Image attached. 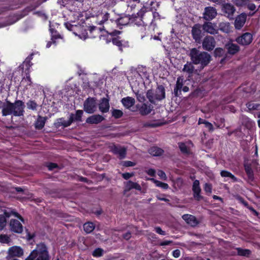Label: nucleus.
Returning a JSON list of instances; mask_svg holds the SVG:
<instances>
[{"mask_svg":"<svg viewBox=\"0 0 260 260\" xmlns=\"http://www.w3.org/2000/svg\"><path fill=\"white\" fill-rule=\"evenodd\" d=\"M24 107V103L21 100H16L14 103L7 101V104L3 107V116H6L10 114L15 116H23Z\"/></svg>","mask_w":260,"mask_h":260,"instance_id":"obj_1","label":"nucleus"},{"mask_svg":"<svg viewBox=\"0 0 260 260\" xmlns=\"http://www.w3.org/2000/svg\"><path fill=\"white\" fill-rule=\"evenodd\" d=\"M189 56L191 60L194 64H200L202 68L206 66L211 59V56L208 53L201 52L196 48H192L190 50Z\"/></svg>","mask_w":260,"mask_h":260,"instance_id":"obj_2","label":"nucleus"},{"mask_svg":"<svg viewBox=\"0 0 260 260\" xmlns=\"http://www.w3.org/2000/svg\"><path fill=\"white\" fill-rule=\"evenodd\" d=\"M25 260H49L47 248L43 243L37 245L34 249L25 259Z\"/></svg>","mask_w":260,"mask_h":260,"instance_id":"obj_3","label":"nucleus"},{"mask_svg":"<svg viewBox=\"0 0 260 260\" xmlns=\"http://www.w3.org/2000/svg\"><path fill=\"white\" fill-rule=\"evenodd\" d=\"M217 14L216 9L212 7H207L204 9L203 18L208 21L213 19Z\"/></svg>","mask_w":260,"mask_h":260,"instance_id":"obj_4","label":"nucleus"},{"mask_svg":"<svg viewBox=\"0 0 260 260\" xmlns=\"http://www.w3.org/2000/svg\"><path fill=\"white\" fill-rule=\"evenodd\" d=\"M95 101L93 98H88L84 103V109L88 113H93L96 110Z\"/></svg>","mask_w":260,"mask_h":260,"instance_id":"obj_5","label":"nucleus"},{"mask_svg":"<svg viewBox=\"0 0 260 260\" xmlns=\"http://www.w3.org/2000/svg\"><path fill=\"white\" fill-rule=\"evenodd\" d=\"M252 35L249 32H245L236 39V41L242 45H249L252 41Z\"/></svg>","mask_w":260,"mask_h":260,"instance_id":"obj_6","label":"nucleus"},{"mask_svg":"<svg viewBox=\"0 0 260 260\" xmlns=\"http://www.w3.org/2000/svg\"><path fill=\"white\" fill-rule=\"evenodd\" d=\"M203 48L206 50L210 51L214 49L215 46V41L213 37H206L202 43Z\"/></svg>","mask_w":260,"mask_h":260,"instance_id":"obj_7","label":"nucleus"},{"mask_svg":"<svg viewBox=\"0 0 260 260\" xmlns=\"http://www.w3.org/2000/svg\"><path fill=\"white\" fill-rule=\"evenodd\" d=\"M111 150L115 154L118 155L120 159H123L126 156V149L124 147L113 145L111 146Z\"/></svg>","mask_w":260,"mask_h":260,"instance_id":"obj_8","label":"nucleus"},{"mask_svg":"<svg viewBox=\"0 0 260 260\" xmlns=\"http://www.w3.org/2000/svg\"><path fill=\"white\" fill-rule=\"evenodd\" d=\"M203 30L209 34L214 35L217 33L216 24L210 22H205L202 26Z\"/></svg>","mask_w":260,"mask_h":260,"instance_id":"obj_9","label":"nucleus"},{"mask_svg":"<svg viewBox=\"0 0 260 260\" xmlns=\"http://www.w3.org/2000/svg\"><path fill=\"white\" fill-rule=\"evenodd\" d=\"M64 25L68 30L73 31L74 34L76 36H79L81 39L85 40L87 38V34L86 32L82 33L81 34H78L76 32H75V31L77 30L78 28H81L80 26L74 25L68 22L65 23Z\"/></svg>","mask_w":260,"mask_h":260,"instance_id":"obj_10","label":"nucleus"},{"mask_svg":"<svg viewBox=\"0 0 260 260\" xmlns=\"http://www.w3.org/2000/svg\"><path fill=\"white\" fill-rule=\"evenodd\" d=\"M222 10L229 18H233L234 14L236 11L233 5L229 3L225 4L223 5Z\"/></svg>","mask_w":260,"mask_h":260,"instance_id":"obj_11","label":"nucleus"},{"mask_svg":"<svg viewBox=\"0 0 260 260\" xmlns=\"http://www.w3.org/2000/svg\"><path fill=\"white\" fill-rule=\"evenodd\" d=\"M247 15L245 13H242L238 15L235 20V27L237 29H240L244 25Z\"/></svg>","mask_w":260,"mask_h":260,"instance_id":"obj_12","label":"nucleus"},{"mask_svg":"<svg viewBox=\"0 0 260 260\" xmlns=\"http://www.w3.org/2000/svg\"><path fill=\"white\" fill-rule=\"evenodd\" d=\"M192 191L193 192V197L198 201H200L202 199V197L200 195L201 189L200 186V182L198 180H196L192 185Z\"/></svg>","mask_w":260,"mask_h":260,"instance_id":"obj_13","label":"nucleus"},{"mask_svg":"<svg viewBox=\"0 0 260 260\" xmlns=\"http://www.w3.org/2000/svg\"><path fill=\"white\" fill-rule=\"evenodd\" d=\"M11 230L15 233H21L23 230V226L20 222L16 219H11L10 223Z\"/></svg>","mask_w":260,"mask_h":260,"instance_id":"obj_14","label":"nucleus"},{"mask_svg":"<svg viewBox=\"0 0 260 260\" xmlns=\"http://www.w3.org/2000/svg\"><path fill=\"white\" fill-rule=\"evenodd\" d=\"M184 81V79L182 77H179L177 78V82L174 89V94L176 96H178L181 94Z\"/></svg>","mask_w":260,"mask_h":260,"instance_id":"obj_15","label":"nucleus"},{"mask_svg":"<svg viewBox=\"0 0 260 260\" xmlns=\"http://www.w3.org/2000/svg\"><path fill=\"white\" fill-rule=\"evenodd\" d=\"M201 26L199 24L194 25L192 28L191 34L192 37L196 42H200L201 39Z\"/></svg>","mask_w":260,"mask_h":260,"instance_id":"obj_16","label":"nucleus"},{"mask_svg":"<svg viewBox=\"0 0 260 260\" xmlns=\"http://www.w3.org/2000/svg\"><path fill=\"white\" fill-rule=\"evenodd\" d=\"M182 218L187 224L192 226H196L199 223L197 218L192 215L184 214L182 216Z\"/></svg>","mask_w":260,"mask_h":260,"instance_id":"obj_17","label":"nucleus"},{"mask_svg":"<svg viewBox=\"0 0 260 260\" xmlns=\"http://www.w3.org/2000/svg\"><path fill=\"white\" fill-rule=\"evenodd\" d=\"M9 255L11 256L20 257L23 255V249L18 246H13L9 249Z\"/></svg>","mask_w":260,"mask_h":260,"instance_id":"obj_18","label":"nucleus"},{"mask_svg":"<svg viewBox=\"0 0 260 260\" xmlns=\"http://www.w3.org/2000/svg\"><path fill=\"white\" fill-rule=\"evenodd\" d=\"M104 119L100 115H93L86 119V122L89 124H98Z\"/></svg>","mask_w":260,"mask_h":260,"instance_id":"obj_19","label":"nucleus"},{"mask_svg":"<svg viewBox=\"0 0 260 260\" xmlns=\"http://www.w3.org/2000/svg\"><path fill=\"white\" fill-rule=\"evenodd\" d=\"M165 98V89L163 86L159 85L157 87L155 93L156 100L160 101Z\"/></svg>","mask_w":260,"mask_h":260,"instance_id":"obj_20","label":"nucleus"},{"mask_svg":"<svg viewBox=\"0 0 260 260\" xmlns=\"http://www.w3.org/2000/svg\"><path fill=\"white\" fill-rule=\"evenodd\" d=\"M109 101L106 98H103L99 104V109L103 113L107 112L109 110Z\"/></svg>","mask_w":260,"mask_h":260,"instance_id":"obj_21","label":"nucleus"},{"mask_svg":"<svg viewBox=\"0 0 260 260\" xmlns=\"http://www.w3.org/2000/svg\"><path fill=\"white\" fill-rule=\"evenodd\" d=\"M225 47L228 53L231 54H235L239 51V47L235 44L228 43Z\"/></svg>","mask_w":260,"mask_h":260,"instance_id":"obj_22","label":"nucleus"},{"mask_svg":"<svg viewBox=\"0 0 260 260\" xmlns=\"http://www.w3.org/2000/svg\"><path fill=\"white\" fill-rule=\"evenodd\" d=\"M121 102L125 107L126 108H129L134 105L135 101L134 98L127 96L126 98H123L121 100Z\"/></svg>","mask_w":260,"mask_h":260,"instance_id":"obj_23","label":"nucleus"},{"mask_svg":"<svg viewBox=\"0 0 260 260\" xmlns=\"http://www.w3.org/2000/svg\"><path fill=\"white\" fill-rule=\"evenodd\" d=\"M194 67L192 63L190 62H187L184 66L182 69V71L188 74L190 77L193 73Z\"/></svg>","mask_w":260,"mask_h":260,"instance_id":"obj_24","label":"nucleus"},{"mask_svg":"<svg viewBox=\"0 0 260 260\" xmlns=\"http://www.w3.org/2000/svg\"><path fill=\"white\" fill-rule=\"evenodd\" d=\"M46 118L39 116L35 123V127L37 129H41L44 126L46 122Z\"/></svg>","mask_w":260,"mask_h":260,"instance_id":"obj_25","label":"nucleus"},{"mask_svg":"<svg viewBox=\"0 0 260 260\" xmlns=\"http://www.w3.org/2000/svg\"><path fill=\"white\" fill-rule=\"evenodd\" d=\"M149 152L153 156H159L162 154L164 151L157 147L154 146L150 148Z\"/></svg>","mask_w":260,"mask_h":260,"instance_id":"obj_26","label":"nucleus"},{"mask_svg":"<svg viewBox=\"0 0 260 260\" xmlns=\"http://www.w3.org/2000/svg\"><path fill=\"white\" fill-rule=\"evenodd\" d=\"M147 180L152 181L154 183H155L156 186L164 189H167L169 188V185L168 184L158 181L154 178H148Z\"/></svg>","mask_w":260,"mask_h":260,"instance_id":"obj_27","label":"nucleus"},{"mask_svg":"<svg viewBox=\"0 0 260 260\" xmlns=\"http://www.w3.org/2000/svg\"><path fill=\"white\" fill-rule=\"evenodd\" d=\"M152 107L151 105L143 104L140 109V112L142 115H147L151 112Z\"/></svg>","mask_w":260,"mask_h":260,"instance_id":"obj_28","label":"nucleus"},{"mask_svg":"<svg viewBox=\"0 0 260 260\" xmlns=\"http://www.w3.org/2000/svg\"><path fill=\"white\" fill-rule=\"evenodd\" d=\"M83 228L86 233H90L94 230L95 225L92 222H88L84 224Z\"/></svg>","mask_w":260,"mask_h":260,"instance_id":"obj_29","label":"nucleus"},{"mask_svg":"<svg viewBox=\"0 0 260 260\" xmlns=\"http://www.w3.org/2000/svg\"><path fill=\"white\" fill-rule=\"evenodd\" d=\"M82 114L83 111L82 110H77L75 115L72 114L70 115V117L72 120V122H73L74 121H81Z\"/></svg>","mask_w":260,"mask_h":260,"instance_id":"obj_30","label":"nucleus"},{"mask_svg":"<svg viewBox=\"0 0 260 260\" xmlns=\"http://www.w3.org/2000/svg\"><path fill=\"white\" fill-rule=\"evenodd\" d=\"M247 108L249 111L258 110L260 109V104L253 102H249L246 104Z\"/></svg>","mask_w":260,"mask_h":260,"instance_id":"obj_31","label":"nucleus"},{"mask_svg":"<svg viewBox=\"0 0 260 260\" xmlns=\"http://www.w3.org/2000/svg\"><path fill=\"white\" fill-rule=\"evenodd\" d=\"M126 186L129 189L132 188H135L138 190H141V187L139 184L136 182H133L131 181H128L127 183Z\"/></svg>","mask_w":260,"mask_h":260,"instance_id":"obj_32","label":"nucleus"},{"mask_svg":"<svg viewBox=\"0 0 260 260\" xmlns=\"http://www.w3.org/2000/svg\"><path fill=\"white\" fill-rule=\"evenodd\" d=\"M219 29L223 32H228L230 31V24L226 22H221L219 25Z\"/></svg>","mask_w":260,"mask_h":260,"instance_id":"obj_33","label":"nucleus"},{"mask_svg":"<svg viewBox=\"0 0 260 260\" xmlns=\"http://www.w3.org/2000/svg\"><path fill=\"white\" fill-rule=\"evenodd\" d=\"M220 175L222 177H229L232 179L234 181H237V178L231 173L227 171H221Z\"/></svg>","mask_w":260,"mask_h":260,"instance_id":"obj_34","label":"nucleus"},{"mask_svg":"<svg viewBox=\"0 0 260 260\" xmlns=\"http://www.w3.org/2000/svg\"><path fill=\"white\" fill-rule=\"evenodd\" d=\"M26 105L28 109L33 111L36 110L38 107L37 104L33 100L28 101L26 103Z\"/></svg>","mask_w":260,"mask_h":260,"instance_id":"obj_35","label":"nucleus"},{"mask_svg":"<svg viewBox=\"0 0 260 260\" xmlns=\"http://www.w3.org/2000/svg\"><path fill=\"white\" fill-rule=\"evenodd\" d=\"M231 1L238 7H243L246 5L249 0H231Z\"/></svg>","mask_w":260,"mask_h":260,"instance_id":"obj_36","label":"nucleus"},{"mask_svg":"<svg viewBox=\"0 0 260 260\" xmlns=\"http://www.w3.org/2000/svg\"><path fill=\"white\" fill-rule=\"evenodd\" d=\"M238 254L241 256H248L251 252L248 249H243L241 248H236Z\"/></svg>","mask_w":260,"mask_h":260,"instance_id":"obj_37","label":"nucleus"},{"mask_svg":"<svg viewBox=\"0 0 260 260\" xmlns=\"http://www.w3.org/2000/svg\"><path fill=\"white\" fill-rule=\"evenodd\" d=\"M146 95L147 98L151 103H153L154 102L155 100H156L155 98V94H154L152 90H148L146 93Z\"/></svg>","mask_w":260,"mask_h":260,"instance_id":"obj_38","label":"nucleus"},{"mask_svg":"<svg viewBox=\"0 0 260 260\" xmlns=\"http://www.w3.org/2000/svg\"><path fill=\"white\" fill-rule=\"evenodd\" d=\"M104 250L102 248H96L92 252V255L94 257H100L103 254Z\"/></svg>","mask_w":260,"mask_h":260,"instance_id":"obj_39","label":"nucleus"},{"mask_svg":"<svg viewBox=\"0 0 260 260\" xmlns=\"http://www.w3.org/2000/svg\"><path fill=\"white\" fill-rule=\"evenodd\" d=\"M179 147L181 152L184 153H188L189 151L188 147L184 143H179Z\"/></svg>","mask_w":260,"mask_h":260,"instance_id":"obj_40","label":"nucleus"},{"mask_svg":"<svg viewBox=\"0 0 260 260\" xmlns=\"http://www.w3.org/2000/svg\"><path fill=\"white\" fill-rule=\"evenodd\" d=\"M123 115V112L120 110H114L112 111V116L115 118H119Z\"/></svg>","mask_w":260,"mask_h":260,"instance_id":"obj_41","label":"nucleus"},{"mask_svg":"<svg viewBox=\"0 0 260 260\" xmlns=\"http://www.w3.org/2000/svg\"><path fill=\"white\" fill-rule=\"evenodd\" d=\"M72 120L71 119V118H70V119L68 120H65L64 119H60V122H59V123L61 125H63L64 127H67L69 125H71V124L72 123Z\"/></svg>","mask_w":260,"mask_h":260,"instance_id":"obj_42","label":"nucleus"},{"mask_svg":"<svg viewBox=\"0 0 260 260\" xmlns=\"http://www.w3.org/2000/svg\"><path fill=\"white\" fill-rule=\"evenodd\" d=\"M0 242L4 243H8L10 242V238L7 235H0Z\"/></svg>","mask_w":260,"mask_h":260,"instance_id":"obj_43","label":"nucleus"},{"mask_svg":"<svg viewBox=\"0 0 260 260\" xmlns=\"http://www.w3.org/2000/svg\"><path fill=\"white\" fill-rule=\"evenodd\" d=\"M204 190L207 193L210 194L212 192V185L209 183H205L204 185Z\"/></svg>","mask_w":260,"mask_h":260,"instance_id":"obj_44","label":"nucleus"},{"mask_svg":"<svg viewBox=\"0 0 260 260\" xmlns=\"http://www.w3.org/2000/svg\"><path fill=\"white\" fill-rule=\"evenodd\" d=\"M245 171H246L247 175L248 176L249 178L252 179L253 171H252L251 168L249 166L246 167H245Z\"/></svg>","mask_w":260,"mask_h":260,"instance_id":"obj_45","label":"nucleus"},{"mask_svg":"<svg viewBox=\"0 0 260 260\" xmlns=\"http://www.w3.org/2000/svg\"><path fill=\"white\" fill-rule=\"evenodd\" d=\"M112 42L113 44L118 46L119 47L120 50H121V47L123 46V44L121 41L119 40L117 38H114L112 40Z\"/></svg>","mask_w":260,"mask_h":260,"instance_id":"obj_46","label":"nucleus"},{"mask_svg":"<svg viewBox=\"0 0 260 260\" xmlns=\"http://www.w3.org/2000/svg\"><path fill=\"white\" fill-rule=\"evenodd\" d=\"M224 51L222 48H216L214 51V54L216 56H221L223 54Z\"/></svg>","mask_w":260,"mask_h":260,"instance_id":"obj_47","label":"nucleus"},{"mask_svg":"<svg viewBox=\"0 0 260 260\" xmlns=\"http://www.w3.org/2000/svg\"><path fill=\"white\" fill-rule=\"evenodd\" d=\"M157 175L160 177V178L163 180H166L167 179V177L165 174V173L161 171L158 170L157 172Z\"/></svg>","mask_w":260,"mask_h":260,"instance_id":"obj_48","label":"nucleus"},{"mask_svg":"<svg viewBox=\"0 0 260 260\" xmlns=\"http://www.w3.org/2000/svg\"><path fill=\"white\" fill-rule=\"evenodd\" d=\"M25 83L27 85H30L31 84V79L29 76H27L25 78H23L21 81V83Z\"/></svg>","mask_w":260,"mask_h":260,"instance_id":"obj_49","label":"nucleus"},{"mask_svg":"<svg viewBox=\"0 0 260 260\" xmlns=\"http://www.w3.org/2000/svg\"><path fill=\"white\" fill-rule=\"evenodd\" d=\"M136 96L137 100L140 102H143L145 101V96L143 93H140L139 92H138L136 93Z\"/></svg>","mask_w":260,"mask_h":260,"instance_id":"obj_50","label":"nucleus"},{"mask_svg":"<svg viewBox=\"0 0 260 260\" xmlns=\"http://www.w3.org/2000/svg\"><path fill=\"white\" fill-rule=\"evenodd\" d=\"M6 221L5 218L0 215V230H2L6 225Z\"/></svg>","mask_w":260,"mask_h":260,"instance_id":"obj_51","label":"nucleus"},{"mask_svg":"<svg viewBox=\"0 0 260 260\" xmlns=\"http://www.w3.org/2000/svg\"><path fill=\"white\" fill-rule=\"evenodd\" d=\"M109 18V14L108 12L105 13L102 16V20L100 21V24L105 23Z\"/></svg>","mask_w":260,"mask_h":260,"instance_id":"obj_52","label":"nucleus"},{"mask_svg":"<svg viewBox=\"0 0 260 260\" xmlns=\"http://www.w3.org/2000/svg\"><path fill=\"white\" fill-rule=\"evenodd\" d=\"M107 32L112 36H117L121 34V31L116 30H112L111 31H107Z\"/></svg>","mask_w":260,"mask_h":260,"instance_id":"obj_53","label":"nucleus"},{"mask_svg":"<svg viewBox=\"0 0 260 260\" xmlns=\"http://www.w3.org/2000/svg\"><path fill=\"white\" fill-rule=\"evenodd\" d=\"M205 127L208 128L210 131H213L214 129L212 123L207 121L205 124Z\"/></svg>","mask_w":260,"mask_h":260,"instance_id":"obj_54","label":"nucleus"},{"mask_svg":"<svg viewBox=\"0 0 260 260\" xmlns=\"http://www.w3.org/2000/svg\"><path fill=\"white\" fill-rule=\"evenodd\" d=\"M146 172L147 174L152 177H154L155 175V171L153 169H149L146 171Z\"/></svg>","mask_w":260,"mask_h":260,"instance_id":"obj_55","label":"nucleus"},{"mask_svg":"<svg viewBox=\"0 0 260 260\" xmlns=\"http://www.w3.org/2000/svg\"><path fill=\"white\" fill-rule=\"evenodd\" d=\"M133 176H134L133 173H123L122 174V176L123 177V178L126 180L129 179V178L132 177Z\"/></svg>","mask_w":260,"mask_h":260,"instance_id":"obj_56","label":"nucleus"},{"mask_svg":"<svg viewBox=\"0 0 260 260\" xmlns=\"http://www.w3.org/2000/svg\"><path fill=\"white\" fill-rule=\"evenodd\" d=\"M135 165V163L131 161H125L123 162V166L125 167H133Z\"/></svg>","mask_w":260,"mask_h":260,"instance_id":"obj_57","label":"nucleus"},{"mask_svg":"<svg viewBox=\"0 0 260 260\" xmlns=\"http://www.w3.org/2000/svg\"><path fill=\"white\" fill-rule=\"evenodd\" d=\"M246 5L248 9L251 11H254L256 9V6L253 3H248Z\"/></svg>","mask_w":260,"mask_h":260,"instance_id":"obj_58","label":"nucleus"},{"mask_svg":"<svg viewBox=\"0 0 260 260\" xmlns=\"http://www.w3.org/2000/svg\"><path fill=\"white\" fill-rule=\"evenodd\" d=\"M155 232L158 233V234L161 235H165L166 233L165 231H162L160 228L159 227H156L155 228Z\"/></svg>","mask_w":260,"mask_h":260,"instance_id":"obj_59","label":"nucleus"},{"mask_svg":"<svg viewBox=\"0 0 260 260\" xmlns=\"http://www.w3.org/2000/svg\"><path fill=\"white\" fill-rule=\"evenodd\" d=\"M173 255L175 258H178L180 255V251L179 249H176L173 251Z\"/></svg>","mask_w":260,"mask_h":260,"instance_id":"obj_60","label":"nucleus"},{"mask_svg":"<svg viewBox=\"0 0 260 260\" xmlns=\"http://www.w3.org/2000/svg\"><path fill=\"white\" fill-rule=\"evenodd\" d=\"M11 214L12 215H14L15 217H18L20 220H21V221L22 222H24L23 218L20 215H19V214L18 213H17V212H14V211H12Z\"/></svg>","mask_w":260,"mask_h":260,"instance_id":"obj_61","label":"nucleus"},{"mask_svg":"<svg viewBox=\"0 0 260 260\" xmlns=\"http://www.w3.org/2000/svg\"><path fill=\"white\" fill-rule=\"evenodd\" d=\"M47 167L49 170H52L53 169L57 168V166L55 164L50 163L48 165Z\"/></svg>","mask_w":260,"mask_h":260,"instance_id":"obj_62","label":"nucleus"},{"mask_svg":"<svg viewBox=\"0 0 260 260\" xmlns=\"http://www.w3.org/2000/svg\"><path fill=\"white\" fill-rule=\"evenodd\" d=\"M123 18H120L119 19L117 22H112V23H113V25H117L118 24H122V25H125L126 24V23H123Z\"/></svg>","mask_w":260,"mask_h":260,"instance_id":"obj_63","label":"nucleus"},{"mask_svg":"<svg viewBox=\"0 0 260 260\" xmlns=\"http://www.w3.org/2000/svg\"><path fill=\"white\" fill-rule=\"evenodd\" d=\"M123 238L126 240H129L131 237V234L129 232H127L123 235Z\"/></svg>","mask_w":260,"mask_h":260,"instance_id":"obj_64","label":"nucleus"}]
</instances>
